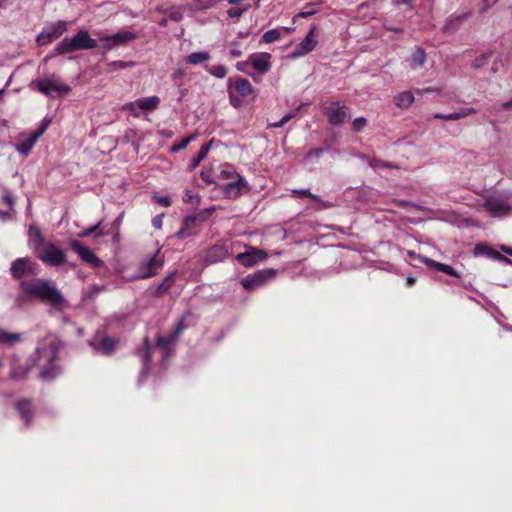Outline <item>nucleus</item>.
Here are the masks:
<instances>
[{
	"label": "nucleus",
	"instance_id": "nucleus-54",
	"mask_svg": "<svg viewBox=\"0 0 512 512\" xmlns=\"http://www.w3.org/2000/svg\"><path fill=\"white\" fill-rule=\"evenodd\" d=\"M153 200L164 207H169L171 205V199L168 196H153Z\"/></svg>",
	"mask_w": 512,
	"mask_h": 512
},
{
	"label": "nucleus",
	"instance_id": "nucleus-31",
	"mask_svg": "<svg viewBox=\"0 0 512 512\" xmlns=\"http://www.w3.org/2000/svg\"><path fill=\"white\" fill-rule=\"evenodd\" d=\"M210 59V54L205 51L193 52L187 56V62L192 65L204 63Z\"/></svg>",
	"mask_w": 512,
	"mask_h": 512
},
{
	"label": "nucleus",
	"instance_id": "nucleus-33",
	"mask_svg": "<svg viewBox=\"0 0 512 512\" xmlns=\"http://www.w3.org/2000/svg\"><path fill=\"white\" fill-rule=\"evenodd\" d=\"M176 338H174L171 334L168 336H157V346L164 351H169L171 347L175 344Z\"/></svg>",
	"mask_w": 512,
	"mask_h": 512
},
{
	"label": "nucleus",
	"instance_id": "nucleus-30",
	"mask_svg": "<svg viewBox=\"0 0 512 512\" xmlns=\"http://www.w3.org/2000/svg\"><path fill=\"white\" fill-rule=\"evenodd\" d=\"M212 143L213 141H210L208 144H205L201 147L198 155L194 157L189 164V168L191 170L195 169L201 163V161L207 157Z\"/></svg>",
	"mask_w": 512,
	"mask_h": 512
},
{
	"label": "nucleus",
	"instance_id": "nucleus-29",
	"mask_svg": "<svg viewBox=\"0 0 512 512\" xmlns=\"http://www.w3.org/2000/svg\"><path fill=\"white\" fill-rule=\"evenodd\" d=\"M22 336L19 333H12L0 328V344L5 346H13L21 342Z\"/></svg>",
	"mask_w": 512,
	"mask_h": 512
},
{
	"label": "nucleus",
	"instance_id": "nucleus-50",
	"mask_svg": "<svg viewBox=\"0 0 512 512\" xmlns=\"http://www.w3.org/2000/svg\"><path fill=\"white\" fill-rule=\"evenodd\" d=\"M101 223L102 222H98L94 226H91V227L83 230L81 233H79V237L84 238V237H88V236L92 235L95 231H97L100 228Z\"/></svg>",
	"mask_w": 512,
	"mask_h": 512
},
{
	"label": "nucleus",
	"instance_id": "nucleus-4",
	"mask_svg": "<svg viewBox=\"0 0 512 512\" xmlns=\"http://www.w3.org/2000/svg\"><path fill=\"white\" fill-rule=\"evenodd\" d=\"M276 274L277 271L273 268L257 270L244 277L241 280V284L245 290L253 291L265 286L275 278Z\"/></svg>",
	"mask_w": 512,
	"mask_h": 512
},
{
	"label": "nucleus",
	"instance_id": "nucleus-11",
	"mask_svg": "<svg viewBox=\"0 0 512 512\" xmlns=\"http://www.w3.org/2000/svg\"><path fill=\"white\" fill-rule=\"evenodd\" d=\"M45 132V127H40L36 131L29 133V134H21L19 137V143L14 145L15 150L24 155L27 156L34 145L36 144L37 140L40 138V136Z\"/></svg>",
	"mask_w": 512,
	"mask_h": 512
},
{
	"label": "nucleus",
	"instance_id": "nucleus-40",
	"mask_svg": "<svg viewBox=\"0 0 512 512\" xmlns=\"http://www.w3.org/2000/svg\"><path fill=\"white\" fill-rule=\"evenodd\" d=\"M217 0H193L192 5L196 10H206L213 7Z\"/></svg>",
	"mask_w": 512,
	"mask_h": 512
},
{
	"label": "nucleus",
	"instance_id": "nucleus-39",
	"mask_svg": "<svg viewBox=\"0 0 512 512\" xmlns=\"http://www.w3.org/2000/svg\"><path fill=\"white\" fill-rule=\"evenodd\" d=\"M29 244L37 255L39 252H42L43 248L45 247L44 237L38 236L36 238H29Z\"/></svg>",
	"mask_w": 512,
	"mask_h": 512
},
{
	"label": "nucleus",
	"instance_id": "nucleus-48",
	"mask_svg": "<svg viewBox=\"0 0 512 512\" xmlns=\"http://www.w3.org/2000/svg\"><path fill=\"white\" fill-rule=\"evenodd\" d=\"M186 329V324H185V321L184 319H181L177 324L176 326L173 328V330L171 331V335L174 337V338H178L179 335Z\"/></svg>",
	"mask_w": 512,
	"mask_h": 512
},
{
	"label": "nucleus",
	"instance_id": "nucleus-28",
	"mask_svg": "<svg viewBox=\"0 0 512 512\" xmlns=\"http://www.w3.org/2000/svg\"><path fill=\"white\" fill-rule=\"evenodd\" d=\"M414 100V95L410 91H404L395 96L394 103L401 109H407L413 104Z\"/></svg>",
	"mask_w": 512,
	"mask_h": 512
},
{
	"label": "nucleus",
	"instance_id": "nucleus-55",
	"mask_svg": "<svg viewBox=\"0 0 512 512\" xmlns=\"http://www.w3.org/2000/svg\"><path fill=\"white\" fill-rule=\"evenodd\" d=\"M499 0H482L481 2V5H480V12L483 13L485 12L486 10L490 9L491 7H493Z\"/></svg>",
	"mask_w": 512,
	"mask_h": 512
},
{
	"label": "nucleus",
	"instance_id": "nucleus-43",
	"mask_svg": "<svg viewBox=\"0 0 512 512\" xmlns=\"http://www.w3.org/2000/svg\"><path fill=\"white\" fill-rule=\"evenodd\" d=\"M249 9L248 6L246 7H232L227 10V15L230 18H239L241 17L245 12H247Z\"/></svg>",
	"mask_w": 512,
	"mask_h": 512
},
{
	"label": "nucleus",
	"instance_id": "nucleus-38",
	"mask_svg": "<svg viewBox=\"0 0 512 512\" xmlns=\"http://www.w3.org/2000/svg\"><path fill=\"white\" fill-rule=\"evenodd\" d=\"M280 37H281V34L278 29H270L262 35V41L265 43H273V42L279 40Z\"/></svg>",
	"mask_w": 512,
	"mask_h": 512
},
{
	"label": "nucleus",
	"instance_id": "nucleus-58",
	"mask_svg": "<svg viewBox=\"0 0 512 512\" xmlns=\"http://www.w3.org/2000/svg\"><path fill=\"white\" fill-rule=\"evenodd\" d=\"M29 238H36L38 236H42L41 231L36 226H31L28 231Z\"/></svg>",
	"mask_w": 512,
	"mask_h": 512
},
{
	"label": "nucleus",
	"instance_id": "nucleus-20",
	"mask_svg": "<svg viewBox=\"0 0 512 512\" xmlns=\"http://www.w3.org/2000/svg\"><path fill=\"white\" fill-rule=\"evenodd\" d=\"M234 83V90L240 97H247L253 92V87L251 83L241 77H236L234 79H229V83Z\"/></svg>",
	"mask_w": 512,
	"mask_h": 512
},
{
	"label": "nucleus",
	"instance_id": "nucleus-32",
	"mask_svg": "<svg viewBox=\"0 0 512 512\" xmlns=\"http://www.w3.org/2000/svg\"><path fill=\"white\" fill-rule=\"evenodd\" d=\"M292 193L297 196H308L309 198L318 201L321 204V208H329L332 204L322 201L318 195L311 193L308 189H293Z\"/></svg>",
	"mask_w": 512,
	"mask_h": 512
},
{
	"label": "nucleus",
	"instance_id": "nucleus-15",
	"mask_svg": "<svg viewBox=\"0 0 512 512\" xmlns=\"http://www.w3.org/2000/svg\"><path fill=\"white\" fill-rule=\"evenodd\" d=\"M248 62L260 74H265L271 68V55L265 52L254 53L249 56Z\"/></svg>",
	"mask_w": 512,
	"mask_h": 512
},
{
	"label": "nucleus",
	"instance_id": "nucleus-35",
	"mask_svg": "<svg viewBox=\"0 0 512 512\" xmlns=\"http://www.w3.org/2000/svg\"><path fill=\"white\" fill-rule=\"evenodd\" d=\"M196 138V134H191L186 138L180 140L178 143H175L171 146L170 151L172 153H177L183 149H185L188 144Z\"/></svg>",
	"mask_w": 512,
	"mask_h": 512
},
{
	"label": "nucleus",
	"instance_id": "nucleus-12",
	"mask_svg": "<svg viewBox=\"0 0 512 512\" xmlns=\"http://www.w3.org/2000/svg\"><path fill=\"white\" fill-rule=\"evenodd\" d=\"M71 249L78 254V256L86 263L95 268H100L104 265L103 261L99 259L96 254L87 247H84L79 241L71 240L69 242Z\"/></svg>",
	"mask_w": 512,
	"mask_h": 512
},
{
	"label": "nucleus",
	"instance_id": "nucleus-63",
	"mask_svg": "<svg viewBox=\"0 0 512 512\" xmlns=\"http://www.w3.org/2000/svg\"><path fill=\"white\" fill-rule=\"evenodd\" d=\"M201 178H202L205 182H207V183H212V182H213V180H212V179H211V177H210V174H209L208 172H206V171H202V172H201Z\"/></svg>",
	"mask_w": 512,
	"mask_h": 512
},
{
	"label": "nucleus",
	"instance_id": "nucleus-62",
	"mask_svg": "<svg viewBox=\"0 0 512 512\" xmlns=\"http://www.w3.org/2000/svg\"><path fill=\"white\" fill-rule=\"evenodd\" d=\"M114 66L118 68H126L132 65L130 62L116 61L113 63Z\"/></svg>",
	"mask_w": 512,
	"mask_h": 512
},
{
	"label": "nucleus",
	"instance_id": "nucleus-1",
	"mask_svg": "<svg viewBox=\"0 0 512 512\" xmlns=\"http://www.w3.org/2000/svg\"><path fill=\"white\" fill-rule=\"evenodd\" d=\"M19 288V298L42 301L57 311H63L68 307V302L52 281L41 278L24 280L21 281Z\"/></svg>",
	"mask_w": 512,
	"mask_h": 512
},
{
	"label": "nucleus",
	"instance_id": "nucleus-49",
	"mask_svg": "<svg viewBox=\"0 0 512 512\" xmlns=\"http://www.w3.org/2000/svg\"><path fill=\"white\" fill-rule=\"evenodd\" d=\"M202 214H200L199 216H188L184 219L183 221V227L186 229V230H189L191 229L196 221L198 220V218L201 216Z\"/></svg>",
	"mask_w": 512,
	"mask_h": 512
},
{
	"label": "nucleus",
	"instance_id": "nucleus-60",
	"mask_svg": "<svg viewBox=\"0 0 512 512\" xmlns=\"http://www.w3.org/2000/svg\"><path fill=\"white\" fill-rule=\"evenodd\" d=\"M248 64H249L248 61H241V62H238L236 64V68H237L238 71L247 73L246 67H247Z\"/></svg>",
	"mask_w": 512,
	"mask_h": 512
},
{
	"label": "nucleus",
	"instance_id": "nucleus-34",
	"mask_svg": "<svg viewBox=\"0 0 512 512\" xmlns=\"http://www.w3.org/2000/svg\"><path fill=\"white\" fill-rule=\"evenodd\" d=\"M306 105H309V103H306ZM305 106V104H303ZM302 105L296 108L294 111L285 114L279 121L269 124V127L271 128H281L284 126L287 122H289L291 119L296 117L298 112L301 110Z\"/></svg>",
	"mask_w": 512,
	"mask_h": 512
},
{
	"label": "nucleus",
	"instance_id": "nucleus-46",
	"mask_svg": "<svg viewBox=\"0 0 512 512\" xmlns=\"http://www.w3.org/2000/svg\"><path fill=\"white\" fill-rule=\"evenodd\" d=\"M317 13V10L313 8V4L309 3L304 7V10L299 12L296 17L308 18Z\"/></svg>",
	"mask_w": 512,
	"mask_h": 512
},
{
	"label": "nucleus",
	"instance_id": "nucleus-14",
	"mask_svg": "<svg viewBox=\"0 0 512 512\" xmlns=\"http://www.w3.org/2000/svg\"><path fill=\"white\" fill-rule=\"evenodd\" d=\"M36 264L27 258H17L10 267V273L14 278L20 279L26 275L35 274Z\"/></svg>",
	"mask_w": 512,
	"mask_h": 512
},
{
	"label": "nucleus",
	"instance_id": "nucleus-52",
	"mask_svg": "<svg viewBox=\"0 0 512 512\" xmlns=\"http://www.w3.org/2000/svg\"><path fill=\"white\" fill-rule=\"evenodd\" d=\"M488 60V55L484 54V55H481L480 57L476 58L473 63H472V67L474 69H479L481 67H483L485 65V63L487 62Z\"/></svg>",
	"mask_w": 512,
	"mask_h": 512
},
{
	"label": "nucleus",
	"instance_id": "nucleus-36",
	"mask_svg": "<svg viewBox=\"0 0 512 512\" xmlns=\"http://www.w3.org/2000/svg\"><path fill=\"white\" fill-rule=\"evenodd\" d=\"M206 71L216 78L222 79L227 74V69L224 65L206 66Z\"/></svg>",
	"mask_w": 512,
	"mask_h": 512
},
{
	"label": "nucleus",
	"instance_id": "nucleus-53",
	"mask_svg": "<svg viewBox=\"0 0 512 512\" xmlns=\"http://www.w3.org/2000/svg\"><path fill=\"white\" fill-rule=\"evenodd\" d=\"M461 20V17H457L455 19H450L448 20L445 25H444V29L447 30V31H450V30H455L457 29L458 27V24Z\"/></svg>",
	"mask_w": 512,
	"mask_h": 512
},
{
	"label": "nucleus",
	"instance_id": "nucleus-2",
	"mask_svg": "<svg viewBox=\"0 0 512 512\" xmlns=\"http://www.w3.org/2000/svg\"><path fill=\"white\" fill-rule=\"evenodd\" d=\"M98 47V41L92 38L86 29H80L73 36L64 37L56 46L58 55L73 53L78 50H91Z\"/></svg>",
	"mask_w": 512,
	"mask_h": 512
},
{
	"label": "nucleus",
	"instance_id": "nucleus-26",
	"mask_svg": "<svg viewBox=\"0 0 512 512\" xmlns=\"http://www.w3.org/2000/svg\"><path fill=\"white\" fill-rule=\"evenodd\" d=\"M138 108L143 111H154L160 104L158 96H149L137 100Z\"/></svg>",
	"mask_w": 512,
	"mask_h": 512
},
{
	"label": "nucleus",
	"instance_id": "nucleus-61",
	"mask_svg": "<svg viewBox=\"0 0 512 512\" xmlns=\"http://www.w3.org/2000/svg\"><path fill=\"white\" fill-rule=\"evenodd\" d=\"M3 200L6 204H8L11 208L13 207L14 205V198L12 197L11 194L9 193H6L4 196H3Z\"/></svg>",
	"mask_w": 512,
	"mask_h": 512
},
{
	"label": "nucleus",
	"instance_id": "nucleus-44",
	"mask_svg": "<svg viewBox=\"0 0 512 512\" xmlns=\"http://www.w3.org/2000/svg\"><path fill=\"white\" fill-rule=\"evenodd\" d=\"M183 201L188 204L197 205L200 202V197L193 194L190 190H186L183 194Z\"/></svg>",
	"mask_w": 512,
	"mask_h": 512
},
{
	"label": "nucleus",
	"instance_id": "nucleus-16",
	"mask_svg": "<svg viewBox=\"0 0 512 512\" xmlns=\"http://www.w3.org/2000/svg\"><path fill=\"white\" fill-rule=\"evenodd\" d=\"M484 207L492 217L506 215L511 209V207L508 205L506 201L497 198L488 199L485 202Z\"/></svg>",
	"mask_w": 512,
	"mask_h": 512
},
{
	"label": "nucleus",
	"instance_id": "nucleus-8",
	"mask_svg": "<svg viewBox=\"0 0 512 512\" xmlns=\"http://www.w3.org/2000/svg\"><path fill=\"white\" fill-rule=\"evenodd\" d=\"M37 258L49 266H60L66 261L64 251L51 243L45 245L42 252L37 254Z\"/></svg>",
	"mask_w": 512,
	"mask_h": 512
},
{
	"label": "nucleus",
	"instance_id": "nucleus-56",
	"mask_svg": "<svg viewBox=\"0 0 512 512\" xmlns=\"http://www.w3.org/2000/svg\"><path fill=\"white\" fill-rule=\"evenodd\" d=\"M164 214H158L152 219V225L155 229H161L163 225Z\"/></svg>",
	"mask_w": 512,
	"mask_h": 512
},
{
	"label": "nucleus",
	"instance_id": "nucleus-23",
	"mask_svg": "<svg viewBox=\"0 0 512 512\" xmlns=\"http://www.w3.org/2000/svg\"><path fill=\"white\" fill-rule=\"evenodd\" d=\"M29 370H30L29 365H19L18 358L16 356L12 357L11 372H10V378L12 380L19 381V380L24 379Z\"/></svg>",
	"mask_w": 512,
	"mask_h": 512
},
{
	"label": "nucleus",
	"instance_id": "nucleus-18",
	"mask_svg": "<svg viewBox=\"0 0 512 512\" xmlns=\"http://www.w3.org/2000/svg\"><path fill=\"white\" fill-rule=\"evenodd\" d=\"M91 346L101 354L110 355L115 350V341L111 337H102L91 342Z\"/></svg>",
	"mask_w": 512,
	"mask_h": 512
},
{
	"label": "nucleus",
	"instance_id": "nucleus-22",
	"mask_svg": "<svg viewBox=\"0 0 512 512\" xmlns=\"http://www.w3.org/2000/svg\"><path fill=\"white\" fill-rule=\"evenodd\" d=\"M475 112H476V109H474L472 107H466V108H461L454 113H449V114L437 113L434 115V118L443 119L446 121H454V120H459V119L465 118L471 114H474Z\"/></svg>",
	"mask_w": 512,
	"mask_h": 512
},
{
	"label": "nucleus",
	"instance_id": "nucleus-64",
	"mask_svg": "<svg viewBox=\"0 0 512 512\" xmlns=\"http://www.w3.org/2000/svg\"><path fill=\"white\" fill-rule=\"evenodd\" d=\"M369 165L372 167V168H378V167H383L384 165L381 163V161L379 160H376V159H372L369 161Z\"/></svg>",
	"mask_w": 512,
	"mask_h": 512
},
{
	"label": "nucleus",
	"instance_id": "nucleus-42",
	"mask_svg": "<svg viewBox=\"0 0 512 512\" xmlns=\"http://www.w3.org/2000/svg\"><path fill=\"white\" fill-rule=\"evenodd\" d=\"M59 373V368L56 366H51L50 368L43 369L40 373V377L44 380H49L54 378Z\"/></svg>",
	"mask_w": 512,
	"mask_h": 512
},
{
	"label": "nucleus",
	"instance_id": "nucleus-7",
	"mask_svg": "<svg viewBox=\"0 0 512 512\" xmlns=\"http://www.w3.org/2000/svg\"><path fill=\"white\" fill-rule=\"evenodd\" d=\"M134 39H136V34L128 30L119 31L109 36L99 37L101 47L105 51H110L117 47L126 45Z\"/></svg>",
	"mask_w": 512,
	"mask_h": 512
},
{
	"label": "nucleus",
	"instance_id": "nucleus-10",
	"mask_svg": "<svg viewBox=\"0 0 512 512\" xmlns=\"http://www.w3.org/2000/svg\"><path fill=\"white\" fill-rule=\"evenodd\" d=\"M267 253L256 247H248L243 253L236 255V261L244 267H252L267 258Z\"/></svg>",
	"mask_w": 512,
	"mask_h": 512
},
{
	"label": "nucleus",
	"instance_id": "nucleus-51",
	"mask_svg": "<svg viewBox=\"0 0 512 512\" xmlns=\"http://www.w3.org/2000/svg\"><path fill=\"white\" fill-rule=\"evenodd\" d=\"M168 18L172 21H180L183 18V13L179 10L171 9L166 12Z\"/></svg>",
	"mask_w": 512,
	"mask_h": 512
},
{
	"label": "nucleus",
	"instance_id": "nucleus-19",
	"mask_svg": "<svg viewBox=\"0 0 512 512\" xmlns=\"http://www.w3.org/2000/svg\"><path fill=\"white\" fill-rule=\"evenodd\" d=\"M421 261L425 263L430 268H433L437 271H441L443 273H446L448 275L454 276V277H460V273H458L452 266L443 264L440 262H437L433 259H430L428 257H421Z\"/></svg>",
	"mask_w": 512,
	"mask_h": 512
},
{
	"label": "nucleus",
	"instance_id": "nucleus-41",
	"mask_svg": "<svg viewBox=\"0 0 512 512\" xmlns=\"http://www.w3.org/2000/svg\"><path fill=\"white\" fill-rule=\"evenodd\" d=\"M220 175L223 179H230L231 181L237 179V176H240L239 174L236 173V171L232 167H230L228 165H226L221 170Z\"/></svg>",
	"mask_w": 512,
	"mask_h": 512
},
{
	"label": "nucleus",
	"instance_id": "nucleus-9",
	"mask_svg": "<svg viewBox=\"0 0 512 512\" xmlns=\"http://www.w3.org/2000/svg\"><path fill=\"white\" fill-rule=\"evenodd\" d=\"M159 250L156 254L146 261H143L138 268L136 274L131 277V280L147 279L155 276L163 266V261L157 257Z\"/></svg>",
	"mask_w": 512,
	"mask_h": 512
},
{
	"label": "nucleus",
	"instance_id": "nucleus-57",
	"mask_svg": "<svg viewBox=\"0 0 512 512\" xmlns=\"http://www.w3.org/2000/svg\"><path fill=\"white\" fill-rule=\"evenodd\" d=\"M175 275H176V271L171 272L169 275H167L164 278V280L162 281V284H165V286H167V288L170 289V287L172 286V283L174 281Z\"/></svg>",
	"mask_w": 512,
	"mask_h": 512
},
{
	"label": "nucleus",
	"instance_id": "nucleus-37",
	"mask_svg": "<svg viewBox=\"0 0 512 512\" xmlns=\"http://www.w3.org/2000/svg\"><path fill=\"white\" fill-rule=\"evenodd\" d=\"M426 60V53L422 48H417L411 57V61L415 66H422Z\"/></svg>",
	"mask_w": 512,
	"mask_h": 512
},
{
	"label": "nucleus",
	"instance_id": "nucleus-5",
	"mask_svg": "<svg viewBox=\"0 0 512 512\" xmlns=\"http://www.w3.org/2000/svg\"><path fill=\"white\" fill-rule=\"evenodd\" d=\"M68 25L69 23L63 20L48 23L38 34L36 38L37 44L40 46H46L50 44L67 31Z\"/></svg>",
	"mask_w": 512,
	"mask_h": 512
},
{
	"label": "nucleus",
	"instance_id": "nucleus-59",
	"mask_svg": "<svg viewBox=\"0 0 512 512\" xmlns=\"http://www.w3.org/2000/svg\"><path fill=\"white\" fill-rule=\"evenodd\" d=\"M229 101H230V104L236 108L239 107L241 104V101L234 96V94L231 90H229Z\"/></svg>",
	"mask_w": 512,
	"mask_h": 512
},
{
	"label": "nucleus",
	"instance_id": "nucleus-25",
	"mask_svg": "<svg viewBox=\"0 0 512 512\" xmlns=\"http://www.w3.org/2000/svg\"><path fill=\"white\" fill-rule=\"evenodd\" d=\"M16 409L20 414L22 420L28 425L33 416L32 403L29 400L23 399L17 402Z\"/></svg>",
	"mask_w": 512,
	"mask_h": 512
},
{
	"label": "nucleus",
	"instance_id": "nucleus-17",
	"mask_svg": "<svg viewBox=\"0 0 512 512\" xmlns=\"http://www.w3.org/2000/svg\"><path fill=\"white\" fill-rule=\"evenodd\" d=\"M246 185V181L241 176H237V179L226 184L223 192L228 198H236L241 194L242 189L246 187Z\"/></svg>",
	"mask_w": 512,
	"mask_h": 512
},
{
	"label": "nucleus",
	"instance_id": "nucleus-24",
	"mask_svg": "<svg viewBox=\"0 0 512 512\" xmlns=\"http://www.w3.org/2000/svg\"><path fill=\"white\" fill-rule=\"evenodd\" d=\"M228 253L226 248L223 246H213L211 247L205 256V261L208 263H216L224 260L227 257Z\"/></svg>",
	"mask_w": 512,
	"mask_h": 512
},
{
	"label": "nucleus",
	"instance_id": "nucleus-45",
	"mask_svg": "<svg viewBox=\"0 0 512 512\" xmlns=\"http://www.w3.org/2000/svg\"><path fill=\"white\" fill-rule=\"evenodd\" d=\"M366 125H367L366 118L358 117V118L354 119V121L352 123V128H353L354 132L358 133V132L362 131Z\"/></svg>",
	"mask_w": 512,
	"mask_h": 512
},
{
	"label": "nucleus",
	"instance_id": "nucleus-47",
	"mask_svg": "<svg viewBox=\"0 0 512 512\" xmlns=\"http://www.w3.org/2000/svg\"><path fill=\"white\" fill-rule=\"evenodd\" d=\"M122 109L128 111L134 117L139 116L137 100L135 102L126 103Z\"/></svg>",
	"mask_w": 512,
	"mask_h": 512
},
{
	"label": "nucleus",
	"instance_id": "nucleus-6",
	"mask_svg": "<svg viewBox=\"0 0 512 512\" xmlns=\"http://www.w3.org/2000/svg\"><path fill=\"white\" fill-rule=\"evenodd\" d=\"M322 109L328 122L333 126H339L351 118L349 108L340 102L324 104Z\"/></svg>",
	"mask_w": 512,
	"mask_h": 512
},
{
	"label": "nucleus",
	"instance_id": "nucleus-13",
	"mask_svg": "<svg viewBox=\"0 0 512 512\" xmlns=\"http://www.w3.org/2000/svg\"><path fill=\"white\" fill-rule=\"evenodd\" d=\"M316 30V26H312L309 32L306 34L305 38L296 46V48L291 52V57L296 59L303 57L310 53L317 45V40L315 38L314 32Z\"/></svg>",
	"mask_w": 512,
	"mask_h": 512
},
{
	"label": "nucleus",
	"instance_id": "nucleus-21",
	"mask_svg": "<svg viewBox=\"0 0 512 512\" xmlns=\"http://www.w3.org/2000/svg\"><path fill=\"white\" fill-rule=\"evenodd\" d=\"M59 347L56 342H50L46 347L44 348H37L36 352L39 355L40 359H44L47 362L51 363L53 362L58 354Z\"/></svg>",
	"mask_w": 512,
	"mask_h": 512
},
{
	"label": "nucleus",
	"instance_id": "nucleus-27",
	"mask_svg": "<svg viewBox=\"0 0 512 512\" xmlns=\"http://www.w3.org/2000/svg\"><path fill=\"white\" fill-rule=\"evenodd\" d=\"M151 358H152V355H151V351H150V342H149V338L146 337L145 338V350L143 353V360H142L143 365H142L140 379H139L140 382L143 381L147 377Z\"/></svg>",
	"mask_w": 512,
	"mask_h": 512
},
{
	"label": "nucleus",
	"instance_id": "nucleus-3",
	"mask_svg": "<svg viewBox=\"0 0 512 512\" xmlns=\"http://www.w3.org/2000/svg\"><path fill=\"white\" fill-rule=\"evenodd\" d=\"M36 86L38 91L51 98L63 96L70 92V87L56 75L38 80Z\"/></svg>",
	"mask_w": 512,
	"mask_h": 512
}]
</instances>
